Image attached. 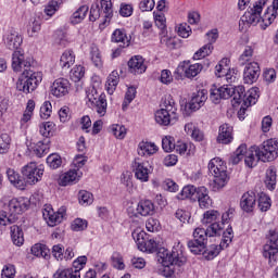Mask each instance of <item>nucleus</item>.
Returning a JSON list of instances; mask_svg holds the SVG:
<instances>
[{"label":"nucleus","mask_w":278,"mask_h":278,"mask_svg":"<svg viewBox=\"0 0 278 278\" xmlns=\"http://www.w3.org/2000/svg\"><path fill=\"white\" fill-rule=\"evenodd\" d=\"M154 121L161 127H173L179 121V113H177V102L173 96H165L160 109L154 113Z\"/></svg>","instance_id":"obj_1"},{"label":"nucleus","mask_w":278,"mask_h":278,"mask_svg":"<svg viewBox=\"0 0 278 278\" xmlns=\"http://www.w3.org/2000/svg\"><path fill=\"white\" fill-rule=\"evenodd\" d=\"M247 93V89L244 86L239 85L237 87L224 85L220 87L213 86L210 90V99L212 103L218 105L223 99H231L232 105H240V103L244 102V94Z\"/></svg>","instance_id":"obj_2"},{"label":"nucleus","mask_w":278,"mask_h":278,"mask_svg":"<svg viewBox=\"0 0 278 278\" xmlns=\"http://www.w3.org/2000/svg\"><path fill=\"white\" fill-rule=\"evenodd\" d=\"M86 99L88 108L96 110L99 116L108 114V100H105V93L101 91V78L99 76L92 78V86L87 89Z\"/></svg>","instance_id":"obj_3"},{"label":"nucleus","mask_w":278,"mask_h":278,"mask_svg":"<svg viewBox=\"0 0 278 278\" xmlns=\"http://www.w3.org/2000/svg\"><path fill=\"white\" fill-rule=\"evenodd\" d=\"M208 174L214 177L213 190L217 192L223 190L229 184V175L227 174V164L220 157H214L208 162Z\"/></svg>","instance_id":"obj_4"},{"label":"nucleus","mask_w":278,"mask_h":278,"mask_svg":"<svg viewBox=\"0 0 278 278\" xmlns=\"http://www.w3.org/2000/svg\"><path fill=\"white\" fill-rule=\"evenodd\" d=\"M268 0H258L247 11L239 21V27L241 31H244L249 25H260L262 29V23L264 16H262V10L266 7Z\"/></svg>","instance_id":"obj_5"},{"label":"nucleus","mask_w":278,"mask_h":278,"mask_svg":"<svg viewBox=\"0 0 278 278\" xmlns=\"http://www.w3.org/2000/svg\"><path fill=\"white\" fill-rule=\"evenodd\" d=\"M42 81V73L34 72L31 70H24L18 76L16 81V90L24 94H30L34 92L38 85Z\"/></svg>","instance_id":"obj_6"},{"label":"nucleus","mask_w":278,"mask_h":278,"mask_svg":"<svg viewBox=\"0 0 278 278\" xmlns=\"http://www.w3.org/2000/svg\"><path fill=\"white\" fill-rule=\"evenodd\" d=\"M22 175L26 185L36 186V184L42 181V177H45V165L29 162L22 167Z\"/></svg>","instance_id":"obj_7"},{"label":"nucleus","mask_w":278,"mask_h":278,"mask_svg":"<svg viewBox=\"0 0 278 278\" xmlns=\"http://www.w3.org/2000/svg\"><path fill=\"white\" fill-rule=\"evenodd\" d=\"M233 240V228L231 226H228L226 228V232H224V238H222L220 244H211L208 245L202 253L203 257L205 260H214L220 253V249H227L229 244H231Z\"/></svg>","instance_id":"obj_8"},{"label":"nucleus","mask_w":278,"mask_h":278,"mask_svg":"<svg viewBox=\"0 0 278 278\" xmlns=\"http://www.w3.org/2000/svg\"><path fill=\"white\" fill-rule=\"evenodd\" d=\"M256 150L261 162H275L278 157V139H267Z\"/></svg>","instance_id":"obj_9"},{"label":"nucleus","mask_w":278,"mask_h":278,"mask_svg":"<svg viewBox=\"0 0 278 278\" xmlns=\"http://www.w3.org/2000/svg\"><path fill=\"white\" fill-rule=\"evenodd\" d=\"M1 203L2 207L4 210L9 208L10 215L14 216L15 218L20 214H23V212H27L29 208V199L27 198H2Z\"/></svg>","instance_id":"obj_10"},{"label":"nucleus","mask_w":278,"mask_h":278,"mask_svg":"<svg viewBox=\"0 0 278 278\" xmlns=\"http://www.w3.org/2000/svg\"><path fill=\"white\" fill-rule=\"evenodd\" d=\"M129 216H153L155 214V204L151 200H141L138 204L131 202L127 206Z\"/></svg>","instance_id":"obj_11"},{"label":"nucleus","mask_w":278,"mask_h":278,"mask_svg":"<svg viewBox=\"0 0 278 278\" xmlns=\"http://www.w3.org/2000/svg\"><path fill=\"white\" fill-rule=\"evenodd\" d=\"M230 60L227 58L222 59L215 66L216 77H223L228 84H235L240 75L237 68H230Z\"/></svg>","instance_id":"obj_12"},{"label":"nucleus","mask_w":278,"mask_h":278,"mask_svg":"<svg viewBox=\"0 0 278 278\" xmlns=\"http://www.w3.org/2000/svg\"><path fill=\"white\" fill-rule=\"evenodd\" d=\"M131 166L135 178L141 184H147L151 173H153V167L149 164V162L135 159Z\"/></svg>","instance_id":"obj_13"},{"label":"nucleus","mask_w":278,"mask_h":278,"mask_svg":"<svg viewBox=\"0 0 278 278\" xmlns=\"http://www.w3.org/2000/svg\"><path fill=\"white\" fill-rule=\"evenodd\" d=\"M205 101H207V90H199L198 92L193 93L189 102L181 105V110L182 112H186V114L197 112L198 110H201L203 105H205Z\"/></svg>","instance_id":"obj_14"},{"label":"nucleus","mask_w":278,"mask_h":278,"mask_svg":"<svg viewBox=\"0 0 278 278\" xmlns=\"http://www.w3.org/2000/svg\"><path fill=\"white\" fill-rule=\"evenodd\" d=\"M34 64L31 56H26L23 50H15L12 54V68L14 73H21V71H29Z\"/></svg>","instance_id":"obj_15"},{"label":"nucleus","mask_w":278,"mask_h":278,"mask_svg":"<svg viewBox=\"0 0 278 278\" xmlns=\"http://www.w3.org/2000/svg\"><path fill=\"white\" fill-rule=\"evenodd\" d=\"M64 214H66L65 208H60L55 212L51 204H46L42 208V217L49 227H55V225H60V223H62L64 219Z\"/></svg>","instance_id":"obj_16"},{"label":"nucleus","mask_w":278,"mask_h":278,"mask_svg":"<svg viewBox=\"0 0 278 278\" xmlns=\"http://www.w3.org/2000/svg\"><path fill=\"white\" fill-rule=\"evenodd\" d=\"M2 40L10 51H18L21 45H23V36L14 28H10L3 34Z\"/></svg>","instance_id":"obj_17"},{"label":"nucleus","mask_w":278,"mask_h":278,"mask_svg":"<svg viewBox=\"0 0 278 278\" xmlns=\"http://www.w3.org/2000/svg\"><path fill=\"white\" fill-rule=\"evenodd\" d=\"M262 70L260 68V63L252 61L248 63L243 68V84L251 86L260 79Z\"/></svg>","instance_id":"obj_18"},{"label":"nucleus","mask_w":278,"mask_h":278,"mask_svg":"<svg viewBox=\"0 0 278 278\" xmlns=\"http://www.w3.org/2000/svg\"><path fill=\"white\" fill-rule=\"evenodd\" d=\"M84 177V172L81 169L71 168L70 170L63 173L59 177V185L66 186H75V184H79L81 178Z\"/></svg>","instance_id":"obj_19"},{"label":"nucleus","mask_w":278,"mask_h":278,"mask_svg":"<svg viewBox=\"0 0 278 278\" xmlns=\"http://www.w3.org/2000/svg\"><path fill=\"white\" fill-rule=\"evenodd\" d=\"M50 92L52 97H55L56 99L66 97V94L71 92V81H68L66 78L55 79L50 87Z\"/></svg>","instance_id":"obj_20"},{"label":"nucleus","mask_w":278,"mask_h":278,"mask_svg":"<svg viewBox=\"0 0 278 278\" xmlns=\"http://www.w3.org/2000/svg\"><path fill=\"white\" fill-rule=\"evenodd\" d=\"M201 71H203V64H190V61H182L177 67V73H184L187 79H193V77H197Z\"/></svg>","instance_id":"obj_21"},{"label":"nucleus","mask_w":278,"mask_h":278,"mask_svg":"<svg viewBox=\"0 0 278 278\" xmlns=\"http://www.w3.org/2000/svg\"><path fill=\"white\" fill-rule=\"evenodd\" d=\"M36 111V101L28 100L26 108L20 118V129L22 131H27L29 125H31V118H34V112Z\"/></svg>","instance_id":"obj_22"},{"label":"nucleus","mask_w":278,"mask_h":278,"mask_svg":"<svg viewBox=\"0 0 278 278\" xmlns=\"http://www.w3.org/2000/svg\"><path fill=\"white\" fill-rule=\"evenodd\" d=\"M159 262L162 266H184V263L175 256V254L170 253L167 249H160L157 253Z\"/></svg>","instance_id":"obj_23"},{"label":"nucleus","mask_w":278,"mask_h":278,"mask_svg":"<svg viewBox=\"0 0 278 278\" xmlns=\"http://www.w3.org/2000/svg\"><path fill=\"white\" fill-rule=\"evenodd\" d=\"M128 71L131 75H142L147 73V61L140 55H135L128 61Z\"/></svg>","instance_id":"obj_24"},{"label":"nucleus","mask_w":278,"mask_h":278,"mask_svg":"<svg viewBox=\"0 0 278 278\" xmlns=\"http://www.w3.org/2000/svg\"><path fill=\"white\" fill-rule=\"evenodd\" d=\"M157 151H160V147L153 141H141L137 147V153L140 157H153Z\"/></svg>","instance_id":"obj_25"},{"label":"nucleus","mask_w":278,"mask_h":278,"mask_svg":"<svg viewBox=\"0 0 278 278\" xmlns=\"http://www.w3.org/2000/svg\"><path fill=\"white\" fill-rule=\"evenodd\" d=\"M278 16V0L273 1V5L268 7L263 14L262 29H266L275 23V18Z\"/></svg>","instance_id":"obj_26"},{"label":"nucleus","mask_w":278,"mask_h":278,"mask_svg":"<svg viewBox=\"0 0 278 278\" xmlns=\"http://www.w3.org/2000/svg\"><path fill=\"white\" fill-rule=\"evenodd\" d=\"M257 205V195L253 191H248L240 199V207L243 212L251 213Z\"/></svg>","instance_id":"obj_27"},{"label":"nucleus","mask_w":278,"mask_h":278,"mask_svg":"<svg viewBox=\"0 0 278 278\" xmlns=\"http://www.w3.org/2000/svg\"><path fill=\"white\" fill-rule=\"evenodd\" d=\"M195 197L201 210H210L214 205V200L210 197V190L206 187H198Z\"/></svg>","instance_id":"obj_28"},{"label":"nucleus","mask_w":278,"mask_h":278,"mask_svg":"<svg viewBox=\"0 0 278 278\" xmlns=\"http://www.w3.org/2000/svg\"><path fill=\"white\" fill-rule=\"evenodd\" d=\"M184 131L186 136L193 139L194 142H203L205 135L194 122H188L185 124Z\"/></svg>","instance_id":"obj_29"},{"label":"nucleus","mask_w":278,"mask_h":278,"mask_svg":"<svg viewBox=\"0 0 278 278\" xmlns=\"http://www.w3.org/2000/svg\"><path fill=\"white\" fill-rule=\"evenodd\" d=\"M217 142L219 144H231L233 142V127L231 125L223 124L219 126Z\"/></svg>","instance_id":"obj_30"},{"label":"nucleus","mask_w":278,"mask_h":278,"mask_svg":"<svg viewBox=\"0 0 278 278\" xmlns=\"http://www.w3.org/2000/svg\"><path fill=\"white\" fill-rule=\"evenodd\" d=\"M7 177L11 185L17 190H25L27 188V182L25 178L21 176V174L13 168L7 169Z\"/></svg>","instance_id":"obj_31"},{"label":"nucleus","mask_w":278,"mask_h":278,"mask_svg":"<svg viewBox=\"0 0 278 278\" xmlns=\"http://www.w3.org/2000/svg\"><path fill=\"white\" fill-rule=\"evenodd\" d=\"M262 162V159H260V152H257V146H253L249 148V151L244 159V165L247 168H255L257 164Z\"/></svg>","instance_id":"obj_32"},{"label":"nucleus","mask_w":278,"mask_h":278,"mask_svg":"<svg viewBox=\"0 0 278 278\" xmlns=\"http://www.w3.org/2000/svg\"><path fill=\"white\" fill-rule=\"evenodd\" d=\"M263 257H265V260H268V264H270V266H275V264H277L278 247L266 243L263 247Z\"/></svg>","instance_id":"obj_33"},{"label":"nucleus","mask_w":278,"mask_h":278,"mask_svg":"<svg viewBox=\"0 0 278 278\" xmlns=\"http://www.w3.org/2000/svg\"><path fill=\"white\" fill-rule=\"evenodd\" d=\"M111 40L113 42L119 43V47H123L124 49L125 47H129V43L131 42L127 36V33L123 28L115 29L111 36Z\"/></svg>","instance_id":"obj_34"},{"label":"nucleus","mask_w":278,"mask_h":278,"mask_svg":"<svg viewBox=\"0 0 278 278\" xmlns=\"http://www.w3.org/2000/svg\"><path fill=\"white\" fill-rule=\"evenodd\" d=\"M121 81V75L118 71H113L106 78L105 90L108 94H114L116 92V88Z\"/></svg>","instance_id":"obj_35"},{"label":"nucleus","mask_w":278,"mask_h":278,"mask_svg":"<svg viewBox=\"0 0 278 278\" xmlns=\"http://www.w3.org/2000/svg\"><path fill=\"white\" fill-rule=\"evenodd\" d=\"M260 99V88L252 87L250 88L243 98V105L245 108H251V105H255Z\"/></svg>","instance_id":"obj_36"},{"label":"nucleus","mask_w":278,"mask_h":278,"mask_svg":"<svg viewBox=\"0 0 278 278\" xmlns=\"http://www.w3.org/2000/svg\"><path fill=\"white\" fill-rule=\"evenodd\" d=\"M11 240L15 247H23L25 244V232H23V228L17 225L11 226Z\"/></svg>","instance_id":"obj_37"},{"label":"nucleus","mask_w":278,"mask_h":278,"mask_svg":"<svg viewBox=\"0 0 278 278\" xmlns=\"http://www.w3.org/2000/svg\"><path fill=\"white\" fill-rule=\"evenodd\" d=\"M89 55L92 64L97 68H101L103 66V56L101 55V50H99V46L91 45L89 48Z\"/></svg>","instance_id":"obj_38"},{"label":"nucleus","mask_w":278,"mask_h":278,"mask_svg":"<svg viewBox=\"0 0 278 278\" xmlns=\"http://www.w3.org/2000/svg\"><path fill=\"white\" fill-rule=\"evenodd\" d=\"M208 238H220V236H225L227 230H225V226L220 224V222H217L215 224L208 225L206 228Z\"/></svg>","instance_id":"obj_39"},{"label":"nucleus","mask_w":278,"mask_h":278,"mask_svg":"<svg viewBox=\"0 0 278 278\" xmlns=\"http://www.w3.org/2000/svg\"><path fill=\"white\" fill-rule=\"evenodd\" d=\"M109 131L116 140H125L127 138V127L123 124H112L109 127Z\"/></svg>","instance_id":"obj_40"},{"label":"nucleus","mask_w":278,"mask_h":278,"mask_svg":"<svg viewBox=\"0 0 278 278\" xmlns=\"http://www.w3.org/2000/svg\"><path fill=\"white\" fill-rule=\"evenodd\" d=\"M88 5H81L78 8L70 17V22L72 25H79V23L84 22V18H86V15L88 14Z\"/></svg>","instance_id":"obj_41"},{"label":"nucleus","mask_w":278,"mask_h":278,"mask_svg":"<svg viewBox=\"0 0 278 278\" xmlns=\"http://www.w3.org/2000/svg\"><path fill=\"white\" fill-rule=\"evenodd\" d=\"M249 153V149L247 148V144H240L237 150L233 152V154L230 156V163L231 164H240L242 160L247 157V154Z\"/></svg>","instance_id":"obj_42"},{"label":"nucleus","mask_w":278,"mask_h":278,"mask_svg":"<svg viewBox=\"0 0 278 278\" xmlns=\"http://www.w3.org/2000/svg\"><path fill=\"white\" fill-rule=\"evenodd\" d=\"M195 147L192 142H184V141H177L174 150L176 153H179V155H192L194 153Z\"/></svg>","instance_id":"obj_43"},{"label":"nucleus","mask_w":278,"mask_h":278,"mask_svg":"<svg viewBox=\"0 0 278 278\" xmlns=\"http://www.w3.org/2000/svg\"><path fill=\"white\" fill-rule=\"evenodd\" d=\"M54 40L56 45H60L61 47H66L67 45H71L75 38H73V35L64 31V30H56L54 34Z\"/></svg>","instance_id":"obj_44"},{"label":"nucleus","mask_w":278,"mask_h":278,"mask_svg":"<svg viewBox=\"0 0 278 278\" xmlns=\"http://www.w3.org/2000/svg\"><path fill=\"white\" fill-rule=\"evenodd\" d=\"M62 0H50L43 9V14L46 16H49L50 18L52 16H55V13L60 11V8H62Z\"/></svg>","instance_id":"obj_45"},{"label":"nucleus","mask_w":278,"mask_h":278,"mask_svg":"<svg viewBox=\"0 0 278 278\" xmlns=\"http://www.w3.org/2000/svg\"><path fill=\"white\" fill-rule=\"evenodd\" d=\"M75 64V52L73 50H65L60 59V66L63 68H71Z\"/></svg>","instance_id":"obj_46"},{"label":"nucleus","mask_w":278,"mask_h":278,"mask_svg":"<svg viewBox=\"0 0 278 278\" xmlns=\"http://www.w3.org/2000/svg\"><path fill=\"white\" fill-rule=\"evenodd\" d=\"M220 220V212L216 210H208L204 212L202 223L203 225H214Z\"/></svg>","instance_id":"obj_47"},{"label":"nucleus","mask_w":278,"mask_h":278,"mask_svg":"<svg viewBox=\"0 0 278 278\" xmlns=\"http://www.w3.org/2000/svg\"><path fill=\"white\" fill-rule=\"evenodd\" d=\"M198 191L199 188L192 185H188L181 189V191L176 195V198L178 199V201H186V199H192L194 194L197 195Z\"/></svg>","instance_id":"obj_48"},{"label":"nucleus","mask_w":278,"mask_h":278,"mask_svg":"<svg viewBox=\"0 0 278 278\" xmlns=\"http://www.w3.org/2000/svg\"><path fill=\"white\" fill-rule=\"evenodd\" d=\"M97 3H100L101 5V10L104 14L105 23H110V18L114 16L112 0H97Z\"/></svg>","instance_id":"obj_49"},{"label":"nucleus","mask_w":278,"mask_h":278,"mask_svg":"<svg viewBox=\"0 0 278 278\" xmlns=\"http://www.w3.org/2000/svg\"><path fill=\"white\" fill-rule=\"evenodd\" d=\"M55 123L53 122H43L39 125V134L43 136V138H51L53 134H55Z\"/></svg>","instance_id":"obj_50"},{"label":"nucleus","mask_w":278,"mask_h":278,"mask_svg":"<svg viewBox=\"0 0 278 278\" xmlns=\"http://www.w3.org/2000/svg\"><path fill=\"white\" fill-rule=\"evenodd\" d=\"M10 149H12V137L8 134L0 135V155L10 153Z\"/></svg>","instance_id":"obj_51"},{"label":"nucleus","mask_w":278,"mask_h":278,"mask_svg":"<svg viewBox=\"0 0 278 278\" xmlns=\"http://www.w3.org/2000/svg\"><path fill=\"white\" fill-rule=\"evenodd\" d=\"M258 210L261 212H268L273 205V201L270 200V197L266 194L265 192L258 193Z\"/></svg>","instance_id":"obj_52"},{"label":"nucleus","mask_w":278,"mask_h":278,"mask_svg":"<svg viewBox=\"0 0 278 278\" xmlns=\"http://www.w3.org/2000/svg\"><path fill=\"white\" fill-rule=\"evenodd\" d=\"M212 51H214V46H212V43H206L194 52L192 60H203V58L212 55Z\"/></svg>","instance_id":"obj_53"},{"label":"nucleus","mask_w":278,"mask_h":278,"mask_svg":"<svg viewBox=\"0 0 278 278\" xmlns=\"http://www.w3.org/2000/svg\"><path fill=\"white\" fill-rule=\"evenodd\" d=\"M265 185L268 190H275L277 186V172L273 168L266 170Z\"/></svg>","instance_id":"obj_54"},{"label":"nucleus","mask_w":278,"mask_h":278,"mask_svg":"<svg viewBox=\"0 0 278 278\" xmlns=\"http://www.w3.org/2000/svg\"><path fill=\"white\" fill-rule=\"evenodd\" d=\"M136 87L131 86L127 88V91L125 93V98L122 104V110L125 112L129 105L131 104V101H134V99H136Z\"/></svg>","instance_id":"obj_55"},{"label":"nucleus","mask_w":278,"mask_h":278,"mask_svg":"<svg viewBox=\"0 0 278 278\" xmlns=\"http://www.w3.org/2000/svg\"><path fill=\"white\" fill-rule=\"evenodd\" d=\"M33 152L37 155V157H42L49 153V142L39 141L35 143L33 147Z\"/></svg>","instance_id":"obj_56"},{"label":"nucleus","mask_w":278,"mask_h":278,"mask_svg":"<svg viewBox=\"0 0 278 278\" xmlns=\"http://www.w3.org/2000/svg\"><path fill=\"white\" fill-rule=\"evenodd\" d=\"M46 162L49 168H51L52 170H58V168L62 166V156H60V154L58 153H52L48 155Z\"/></svg>","instance_id":"obj_57"},{"label":"nucleus","mask_w":278,"mask_h":278,"mask_svg":"<svg viewBox=\"0 0 278 278\" xmlns=\"http://www.w3.org/2000/svg\"><path fill=\"white\" fill-rule=\"evenodd\" d=\"M132 239L135 240L136 244H137V249H141V247L144 244L146 240H147V232L144 230H142L141 228H136L132 231Z\"/></svg>","instance_id":"obj_58"},{"label":"nucleus","mask_w":278,"mask_h":278,"mask_svg":"<svg viewBox=\"0 0 278 278\" xmlns=\"http://www.w3.org/2000/svg\"><path fill=\"white\" fill-rule=\"evenodd\" d=\"M121 184L125 186L127 192H134V176L131 172H124L121 176Z\"/></svg>","instance_id":"obj_59"},{"label":"nucleus","mask_w":278,"mask_h":278,"mask_svg":"<svg viewBox=\"0 0 278 278\" xmlns=\"http://www.w3.org/2000/svg\"><path fill=\"white\" fill-rule=\"evenodd\" d=\"M78 201L80 205H83L84 207H88V205H92V203L94 202V197L91 192L83 190L78 193Z\"/></svg>","instance_id":"obj_60"},{"label":"nucleus","mask_w":278,"mask_h":278,"mask_svg":"<svg viewBox=\"0 0 278 278\" xmlns=\"http://www.w3.org/2000/svg\"><path fill=\"white\" fill-rule=\"evenodd\" d=\"M253 58V47L245 46L243 52L239 56L240 66H245L251 63V59Z\"/></svg>","instance_id":"obj_61"},{"label":"nucleus","mask_w":278,"mask_h":278,"mask_svg":"<svg viewBox=\"0 0 278 278\" xmlns=\"http://www.w3.org/2000/svg\"><path fill=\"white\" fill-rule=\"evenodd\" d=\"M85 75H86V68H84V66L81 65L74 66L70 73V77L72 81H75V83L81 81Z\"/></svg>","instance_id":"obj_62"},{"label":"nucleus","mask_w":278,"mask_h":278,"mask_svg":"<svg viewBox=\"0 0 278 278\" xmlns=\"http://www.w3.org/2000/svg\"><path fill=\"white\" fill-rule=\"evenodd\" d=\"M30 251L35 257H47L49 255V248L42 243L34 244Z\"/></svg>","instance_id":"obj_63"},{"label":"nucleus","mask_w":278,"mask_h":278,"mask_svg":"<svg viewBox=\"0 0 278 278\" xmlns=\"http://www.w3.org/2000/svg\"><path fill=\"white\" fill-rule=\"evenodd\" d=\"M188 248L193 255H201L203 251H205V243L197 241V240H191L188 242Z\"/></svg>","instance_id":"obj_64"}]
</instances>
